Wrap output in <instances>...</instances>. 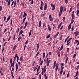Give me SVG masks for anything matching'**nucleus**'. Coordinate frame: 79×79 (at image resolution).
I'll return each instance as SVG.
<instances>
[{"label": "nucleus", "mask_w": 79, "mask_h": 79, "mask_svg": "<svg viewBox=\"0 0 79 79\" xmlns=\"http://www.w3.org/2000/svg\"><path fill=\"white\" fill-rule=\"evenodd\" d=\"M41 25H42V22L41 21H40L39 25V27H40Z\"/></svg>", "instance_id": "6e6552de"}, {"label": "nucleus", "mask_w": 79, "mask_h": 79, "mask_svg": "<svg viewBox=\"0 0 79 79\" xmlns=\"http://www.w3.org/2000/svg\"><path fill=\"white\" fill-rule=\"evenodd\" d=\"M15 64V62H13V68H14V67H15V65H14Z\"/></svg>", "instance_id": "37998d69"}, {"label": "nucleus", "mask_w": 79, "mask_h": 79, "mask_svg": "<svg viewBox=\"0 0 79 79\" xmlns=\"http://www.w3.org/2000/svg\"><path fill=\"white\" fill-rule=\"evenodd\" d=\"M16 71H18V64H17V63L16 64Z\"/></svg>", "instance_id": "ddd939ff"}, {"label": "nucleus", "mask_w": 79, "mask_h": 79, "mask_svg": "<svg viewBox=\"0 0 79 79\" xmlns=\"http://www.w3.org/2000/svg\"><path fill=\"white\" fill-rule=\"evenodd\" d=\"M68 60V57H67L65 61L66 63H67Z\"/></svg>", "instance_id": "72a5a7b5"}, {"label": "nucleus", "mask_w": 79, "mask_h": 79, "mask_svg": "<svg viewBox=\"0 0 79 79\" xmlns=\"http://www.w3.org/2000/svg\"><path fill=\"white\" fill-rule=\"evenodd\" d=\"M77 16L78 15V14H79V10H77Z\"/></svg>", "instance_id": "7c9ffc66"}, {"label": "nucleus", "mask_w": 79, "mask_h": 79, "mask_svg": "<svg viewBox=\"0 0 79 79\" xmlns=\"http://www.w3.org/2000/svg\"><path fill=\"white\" fill-rule=\"evenodd\" d=\"M71 28V24H70L69 25V26H68V30H69V29H70Z\"/></svg>", "instance_id": "9d476101"}, {"label": "nucleus", "mask_w": 79, "mask_h": 79, "mask_svg": "<svg viewBox=\"0 0 79 79\" xmlns=\"http://www.w3.org/2000/svg\"><path fill=\"white\" fill-rule=\"evenodd\" d=\"M72 11V8H71L70 9L69 13H71V12Z\"/></svg>", "instance_id": "09e8293b"}, {"label": "nucleus", "mask_w": 79, "mask_h": 79, "mask_svg": "<svg viewBox=\"0 0 79 79\" xmlns=\"http://www.w3.org/2000/svg\"><path fill=\"white\" fill-rule=\"evenodd\" d=\"M23 32V30H21L19 32V35H20L21 34H22Z\"/></svg>", "instance_id": "5701e85b"}, {"label": "nucleus", "mask_w": 79, "mask_h": 79, "mask_svg": "<svg viewBox=\"0 0 79 79\" xmlns=\"http://www.w3.org/2000/svg\"><path fill=\"white\" fill-rule=\"evenodd\" d=\"M39 44H38L37 46V49H39Z\"/></svg>", "instance_id": "2f4dec72"}, {"label": "nucleus", "mask_w": 79, "mask_h": 79, "mask_svg": "<svg viewBox=\"0 0 79 79\" xmlns=\"http://www.w3.org/2000/svg\"><path fill=\"white\" fill-rule=\"evenodd\" d=\"M73 29H74V26H73L72 27V28L71 31H73Z\"/></svg>", "instance_id": "6e6d98bb"}, {"label": "nucleus", "mask_w": 79, "mask_h": 79, "mask_svg": "<svg viewBox=\"0 0 79 79\" xmlns=\"http://www.w3.org/2000/svg\"><path fill=\"white\" fill-rule=\"evenodd\" d=\"M37 66H36L35 68V69L34 70V71H35L36 70V69H37Z\"/></svg>", "instance_id": "f704fd0d"}, {"label": "nucleus", "mask_w": 79, "mask_h": 79, "mask_svg": "<svg viewBox=\"0 0 79 79\" xmlns=\"http://www.w3.org/2000/svg\"><path fill=\"white\" fill-rule=\"evenodd\" d=\"M21 37L20 36L19 37V38H18V42L19 41V40H21Z\"/></svg>", "instance_id": "393cba45"}, {"label": "nucleus", "mask_w": 79, "mask_h": 79, "mask_svg": "<svg viewBox=\"0 0 79 79\" xmlns=\"http://www.w3.org/2000/svg\"><path fill=\"white\" fill-rule=\"evenodd\" d=\"M10 63L11 64V67H12V66H13V63L12 64V59H11V58L10 59Z\"/></svg>", "instance_id": "423d86ee"}, {"label": "nucleus", "mask_w": 79, "mask_h": 79, "mask_svg": "<svg viewBox=\"0 0 79 79\" xmlns=\"http://www.w3.org/2000/svg\"><path fill=\"white\" fill-rule=\"evenodd\" d=\"M14 6L15 8V7H16V3H14Z\"/></svg>", "instance_id": "864d4df0"}, {"label": "nucleus", "mask_w": 79, "mask_h": 79, "mask_svg": "<svg viewBox=\"0 0 79 79\" xmlns=\"http://www.w3.org/2000/svg\"><path fill=\"white\" fill-rule=\"evenodd\" d=\"M58 65H59V64L58 63H56V68L55 69V70L56 72L57 71V70H58Z\"/></svg>", "instance_id": "f257e3e1"}, {"label": "nucleus", "mask_w": 79, "mask_h": 79, "mask_svg": "<svg viewBox=\"0 0 79 79\" xmlns=\"http://www.w3.org/2000/svg\"><path fill=\"white\" fill-rule=\"evenodd\" d=\"M37 70H38V71H39V70H40V66H39L38 67V68H37Z\"/></svg>", "instance_id": "3c124183"}, {"label": "nucleus", "mask_w": 79, "mask_h": 79, "mask_svg": "<svg viewBox=\"0 0 79 79\" xmlns=\"http://www.w3.org/2000/svg\"><path fill=\"white\" fill-rule=\"evenodd\" d=\"M11 2V1L10 0H9L8 2V5H10V3Z\"/></svg>", "instance_id": "b1692460"}, {"label": "nucleus", "mask_w": 79, "mask_h": 79, "mask_svg": "<svg viewBox=\"0 0 79 79\" xmlns=\"http://www.w3.org/2000/svg\"><path fill=\"white\" fill-rule=\"evenodd\" d=\"M65 2L66 3V4L68 3V0H65Z\"/></svg>", "instance_id": "0e129e2a"}, {"label": "nucleus", "mask_w": 79, "mask_h": 79, "mask_svg": "<svg viewBox=\"0 0 79 79\" xmlns=\"http://www.w3.org/2000/svg\"><path fill=\"white\" fill-rule=\"evenodd\" d=\"M72 39H73V38H71L69 40H68L67 41V43H68V42H69V41H70V40H71Z\"/></svg>", "instance_id": "412c9836"}, {"label": "nucleus", "mask_w": 79, "mask_h": 79, "mask_svg": "<svg viewBox=\"0 0 79 79\" xmlns=\"http://www.w3.org/2000/svg\"><path fill=\"white\" fill-rule=\"evenodd\" d=\"M74 20H72L71 23V24H73V23H74Z\"/></svg>", "instance_id": "e433bc0d"}, {"label": "nucleus", "mask_w": 79, "mask_h": 79, "mask_svg": "<svg viewBox=\"0 0 79 79\" xmlns=\"http://www.w3.org/2000/svg\"><path fill=\"white\" fill-rule=\"evenodd\" d=\"M76 54H74L73 55V58H74L76 57Z\"/></svg>", "instance_id": "c9c22d12"}, {"label": "nucleus", "mask_w": 79, "mask_h": 79, "mask_svg": "<svg viewBox=\"0 0 79 79\" xmlns=\"http://www.w3.org/2000/svg\"><path fill=\"white\" fill-rule=\"evenodd\" d=\"M46 71V69H44V68H43L42 69V72H43V73H45Z\"/></svg>", "instance_id": "2eb2a0df"}, {"label": "nucleus", "mask_w": 79, "mask_h": 79, "mask_svg": "<svg viewBox=\"0 0 79 79\" xmlns=\"http://www.w3.org/2000/svg\"><path fill=\"white\" fill-rule=\"evenodd\" d=\"M2 6H0V11H2Z\"/></svg>", "instance_id": "49530a36"}, {"label": "nucleus", "mask_w": 79, "mask_h": 79, "mask_svg": "<svg viewBox=\"0 0 79 79\" xmlns=\"http://www.w3.org/2000/svg\"><path fill=\"white\" fill-rule=\"evenodd\" d=\"M16 58H17V54H16L14 57L13 62H15V60H16Z\"/></svg>", "instance_id": "0eeeda50"}, {"label": "nucleus", "mask_w": 79, "mask_h": 79, "mask_svg": "<svg viewBox=\"0 0 79 79\" xmlns=\"http://www.w3.org/2000/svg\"><path fill=\"white\" fill-rule=\"evenodd\" d=\"M48 30H49L50 31H51L52 30V28H50V26H49V25H48Z\"/></svg>", "instance_id": "dca6fc26"}, {"label": "nucleus", "mask_w": 79, "mask_h": 79, "mask_svg": "<svg viewBox=\"0 0 79 79\" xmlns=\"http://www.w3.org/2000/svg\"><path fill=\"white\" fill-rule=\"evenodd\" d=\"M17 47V46H16V45H15L14 46V48H13V51H14L15 50V49Z\"/></svg>", "instance_id": "1a4fd4ad"}, {"label": "nucleus", "mask_w": 79, "mask_h": 79, "mask_svg": "<svg viewBox=\"0 0 79 79\" xmlns=\"http://www.w3.org/2000/svg\"><path fill=\"white\" fill-rule=\"evenodd\" d=\"M29 2H31V5H32L34 3V1L33 0H30L29 1Z\"/></svg>", "instance_id": "4468645a"}, {"label": "nucleus", "mask_w": 79, "mask_h": 79, "mask_svg": "<svg viewBox=\"0 0 79 79\" xmlns=\"http://www.w3.org/2000/svg\"><path fill=\"white\" fill-rule=\"evenodd\" d=\"M62 37H63L62 36L60 37V40H61L62 39Z\"/></svg>", "instance_id": "338daca9"}, {"label": "nucleus", "mask_w": 79, "mask_h": 79, "mask_svg": "<svg viewBox=\"0 0 79 79\" xmlns=\"http://www.w3.org/2000/svg\"><path fill=\"white\" fill-rule=\"evenodd\" d=\"M77 8H79V2L77 4Z\"/></svg>", "instance_id": "79ce46f5"}, {"label": "nucleus", "mask_w": 79, "mask_h": 79, "mask_svg": "<svg viewBox=\"0 0 79 79\" xmlns=\"http://www.w3.org/2000/svg\"><path fill=\"white\" fill-rule=\"evenodd\" d=\"M39 52H38L37 53V54L36 55L35 57H37V56H38V55H39Z\"/></svg>", "instance_id": "58836bf2"}, {"label": "nucleus", "mask_w": 79, "mask_h": 79, "mask_svg": "<svg viewBox=\"0 0 79 79\" xmlns=\"http://www.w3.org/2000/svg\"><path fill=\"white\" fill-rule=\"evenodd\" d=\"M58 34H59V32H57L56 35L54 36V37H55V38H56V37L58 36Z\"/></svg>", "instance_id": "a211bd4d"}, {"label": "nucleus", "mask_w": 79, "mask_h": 79, "mask_svg": "<svg viewBox=\"0 0 79 79\" xmlns=\"http://www.w3.org/2000/svg\"><path fill=\"white\" fill-rule=\"evenodd\" d=\"M16 36V35H14V37H13V40H15V36Z\"/></svg>", "instance_id": "c03bdc74"}, {"label": "nucleus", "mask_w": 79, "mask_h": 79, "mask_svg": "<svg viewBox=\"0 0 79 79\" xmlns=\"http://www.w3.org/2000/svg\"><path fill=\"white\" fill-rule=\"evenodd\" d=\"M63 45H62L61 46V47L60 48V49L59 50L60 51H61V50H62L63 49Z\"/></svg>", "instance_id": "a878e982"}, {"label": "nucleus", "mask_w": 79, "mask_h": 79, "mask_svg": "<svg viewBox=\"0 0 79 79\" xmlns=\"http://www.w3.org/2000/svg\"><path fill=\"white\" fill-rule=\"evenodd\" d=\"M40 10H42V9H43V6H44V3L42 1L41 2V5H40Z\"/></svg>", "instance_id": "7ed1b4c3"}, {"label": "nucleus", "mask_w": 79, "mask_h": 79, "mask_svg": "<svg viewBox=\"0 0 79 79\" xmlns=\"http://www.w3.org/2000/svg\"><path fill=\"white\" fill-rule=\"evenodd\" d=\"M64 66V64H63V63H61V66Z\"/></svg>", "instance_id": "ea45409f"}, {"label": "nucleus", "mask_w": 79, "mask_h": 79, "mask_svg": "<svg viewBox=\"0 0 79 79\" xmlns=\"http://www.w3.org/2000/svg\"><path fill=\"white\" fill-rule=\"evenodd\" d=\"M72 18H74V15L73 14H72Z\"/></svg>", "instance_id": "052dcab7"}, {"label": "nucleus", "mask_w": 79, "mask_h": 79, "mask_svg": "<svg viewBox=\"0 0 79 79\" xmlns=\"http://www.w3.org/2000/svg\"><path fill=\"white\" fill-rule=\"evenodd\" d=\"M61 24H62V23H60L59 25L58 26V29H59L60 27H61Z\"/></svg>", "instance_id": "f8f14e48"}, {"label": "nucleus", "mask_w": 79, "mask_h": 79, "mask_svg": "<svg viewBox=\"0 0 79 79\" xmlns=\"http://www.w3.org/2000/svg\"><path fill=\"white\" fill-rule=\"evenodd\" d=\"M41 74H42L40 75V79H41Z\"/></svg>", "instance_id": "774afa93"}, {"label": "nucleus", "mask_w": 79, "mask_h": 79, "mask_svg": "<svg viewBox=\"0 0 79 79\" xmlns=\"http://www.w3.org/2000/svg\"><path fill=\"white\" fill-rule=\"evenodd\" d=\"M32 30H30V31L29 34V36H31V32H32Z\"/></svg>", "instance_id": "4be33fe9"}, {"label": "nucleus", "mask_w": 79, "mask_h": 79, "mask_svg": "<svg viewBox=\"0 0 79 79\" xmlns=\"http://www.w3.org/2000/svg\"><path fill=\"white\" fill-rule=\"evenodd\" d=\"M13 4H14V1H13L12 2L11 6H13Z\"/></svg>", "instance_id": "a19ab883"}, {"label": "nucleus", "mask_w": 79, "mask_h": 79, "mask_svg": "<svg viewBox=\"0 0 79 79\" xmlns=\"http://www.w3.org/2000/svg\"><path fill=\"white\" fill-rule=\"evenodd\" d=\"M6 17H4V21H5V20H6Z\"/></svg>", "instance_id": "69168bd1"}, {"label": "nucleus", "mask_w": 79, "mask_h": 79, "mask_svg": "<svg viewBox=\"0 0 79 79\" xmlns=\"http://www.w3.org/2000/svg\"><path fill=\"white\" fill-rule=\"evenodd\" d=\"M23 56H22L20 57V61H23Z\"/></svg>", "instance_id": "aec40b11"}, {"label": "nucleus", "mask_w": 79, "mask_h": 79, "mask_svg": "<svg viewBox=\"0 0 79 79\" xmlns=\"http://www.w3.org/2000/svg\"><path fill=\"white\" fill-rule=\"evenodd\" d=\"M60 12H63V6H60Z\"/></svg>", "instance_id": "39448f33"}, {"label": "nucleus", "mask_w": 79, "mask_h": 79, "mask_svg": "<svg viewBox=\"0 0 79 79\" xmlns=\"http://www.w3.org/2000/svg\"><path fill=\"white\" fill-rule=\"evenodd\" d=\"M46 8H47V5H46L44 7V10H46Z\"/></svg>", "instance_id": "f3484780"}, {"label": "nucleus", "mask_w": 79, "mask_h": 79, "mask_svg": "<svg viewBox=\"0 0 79 79\" xmlns=\"http://www.w3.org/2000/svg\"><path fill=\"white\" fill-rule=\"evenodd\" d=\"M69 36H68V37L67 38L65 39V40L64 41V42H66V41H67V40L69 38Z\"/></svg>", "instance_id": "6ab92c4d"}, {"label": "nucleus", "mask_w": 79, "mask_h": 79, "mask_svg": "<svg viewBox=\"0 0 79 79\" xmlns=\"http://www.w3.org/2000/svg\"><path fill=\"white\" fill-rule=\"evenodd\" d=\"M49 19H50V18H52V16L51 15H49Z\"/></svg>", "instance_id": "13d9d810"}, {"label": "nucleus", "mask_w": 79, "mask_h": 79, "mask_svg": "<svg viewBox=\"0 0 79 79\" xmlns=\"http://www.w3.org/2000/svg\"><path fill=\"white\" fill-rule=\"evenodd\" d=\"M50 35H48L47 36V38H48V39H49V38H50Z\"/></svg>", "instance_id": "8fccbe9b"}, {"label": "nucleus", "mask_w": 79, "mask_h": 79, "mask_svg": "<svg viewBox=\"0 0 79 79\" xmlns=\"http://www.w3.org/2000/svg\"><path fill=\"white\" fill-rule=\"evenodd\" d=\"M28 42L29 41L28 40H27L25 43V45H26V44H28Z\"/></svg>", "instance_id": "cd10ccee"}, {"label": "nucleus", "mask_w": 79, "mask_h": 79, "mask_svg": "<svg viewBox=\"0 0 79 79\" xmlns=\"http://www.w3.org/2000/svg\"><path fill=\"white\" fill-rule=\"evenodd\" d=\"M19 28L17 30V34H18V32H19Z\"/></svg>", "instance_id": "de8ad7c7"}, {"label": "nucleus", "mask_w": 79, "mask_h": 79, "mask_svg": "<svg viewBox=\"0 0 79 79\" xmlns=\"http://www.w3.org/2000/svg\"><path fill=\"white\" fill-rule=\"evenodd\" d=\"M25 26H27V22H26L25 23Z\"/></svg>", "instance_id": "5fc2aeb1"}, {"label": "nucleus", "mask_w": 79, "mask_h": 79, "mask_svg": "<svg viewBox=\"0 0 79 79\" xmlns=\"http://www.w3.org/2000/svg\"><path fill=\"white\" fill-rule=\"evenodd\" d=\"M61 68L62 69H64V67H63V66H60Z\"/></svg>", "instance_id": "603ef678"}, {"label": "nucleus", "mask_w": 79, "mask_h": 79, "mask_svg": "<svg viewBox=\"0 0 79 79\" xmlns=\"http://www.w3.org/2000/svg\"><path fill=\"white\" fill-rule=\"evenodd\" d=\"M58 56H60V52H58L57 53Z\"/></svg>", "instance_id": "e2e57ef3"}, {"label": "nucleus", "mask_w": 79, "mask_h": 79, "mask_svg": "<svg viewBox=\"0 0 79 79\" xmlns=\"http://www.w3.org/2000/svg\"><path fill=\"white\" fill-rule=\"evenodd\" d=\"M79 32L77 31L75 32L74 33V34H75V37H76V36H77V35H78V34H79Z\"/></svg>", "instance_id": "20e7f679"}, {"label": "nucleus", "mask_w": 79, "mask_h": 79, "mask_svg": "<svg viewBox=\"0 0 79 79\" xmlns=\"http://www.w3.org/2000/svg\"><path fill=\"white\" fill-rule=\"evenodd\" d=\"M26 16H27V14H26V13L25 12H24L23 17L24 18L25 17H26Z\"/></svg>", "instance_id": "9b49d317"}, {"label": "nucleus", "mask_w": 79, "mask_h": 79, "mask_svg": "<svg viewBox=\"0 0 79 79\" xmlns=\"http://www.w3.org/2000/svg\"><path fill=\"white\" fill-rule=\"evenodd\" d=\"M79 66L78 65L77 66V68H76V67L75 68V69L76 70H78V69H79Z\"/></svg>", "instance_id": "c756f323"}, {"label": "nucleus", "mask_w": 79, "mask_h": 79, "mask_svg": "<svg viewBox=\"0 0 79 79\" xmlns=\"http://www.w3.org/2000/svg\"><path fill=\"white\" fill-rule=\"evenodd\" d=\"M63 70L62 69H61L60 70V74H62V73H63Z\"/></svg>", "instance_id": "473e14b6"}, {"label": "nucleus", "mask_w": 79, "mask_h": 79, "mask_svg": "<svg viewBox=\"0 0 79 79\" xmlns=\"http://www.w3.org/2000/svg\"><path fill=\"white\" fill-rule=\"evenodd\" d=\"M49 64H50V63H48V62H47L46 65L47 66H49Z\"/></svg>", "instance_id": "a18cd8bd"}, {"label": "nucleus", "mask_w": 79, "mask_h": 79, "mask_svg": "<svg viewBox=\"0 0 79 79\" xmlns=\"http://www.w3.org/2000/svg\"><path fill=\"white\" fill-rule=\"evenodd\" d=\"M45 13H44V14H42L41 15V16H45Z\"/></svg>", "instance_id": "bf43d9fd"}, {"label": "nucleus", "mask_w": 79, "mask_h": 79, "mask_svg": "<svg viewBox=\"0 0 79 79\" xmlns=\"http://www.w3.org/2000/svg\"><path fill=\"white\" fill-rule=\"evenodd\" d=\"M51 5L52 8V10L53 11L55 9V5H53V3H51Z\"/></svg>", "instance_id": "f03ea898"}, {"label": "nucleus", "mask_w": 79, "mask_h": 79, "mask_svg": "<svg viewBox=\"0 0 79 79\" xmlns=\"http://www.w3.org/2000/svg\"><path fill=\"white\" fill-rule=\"evenodd\" d=\"M62 13V12L60 11L59 14V16L60 17V16H61V15Z\"/></svg>", "instance_id": "c85d7f7f"}, {"label": "nucleus", "mask_w": 79, "mask_h": 79, "mask_svg": "<svg viewBox=\"0 0 79 79\" xmlns=\"http://www.w3.org/2000/svg\"><path fill=\"white\" fill-rule=\"evenodd\" d=\"M43 58H45V53L44 52L43 54Z\"/></svg>", "instance_id": "bb28decb"}, {"label": "nucleus", "mask_w": 79, "mask_h": 79, "mask_svg": "<svg viewBox=\"0 0 79 79\" xmlns=\"http://www.w3.org/2000/svg\"><path fill=\"white\" fill-rule=\"evenodd\" d=\"M76 43H77V42H78L79 40H75Z\"/></svg>", "instance_id": "680f3d73"}, {"label": "nucleus", "mask_w": 79, "mask_h": 79, "mask_svg": "<svg viewBox=\"0 0 79 79\" xmlns=\"http://www.w3.org/2000/svg\"><path fill=\"white\" fill-rule=\"evenodd\" d=\"M10 18H11V16H9L7 19V20H10Z\"/></svg>", "instance_id": "4c0bfd02"}, {"label": "nucleus", "mask_w": 79, "mask_h": 79, "mask_svg": "<svg viewBox=\"0 0 79 79\" xmlns=\"http://www.w3.org/2000/svg\"><path fill=\"white\" fill-rule=\"evenodd\" d=\"M42 63H43V60H42V61H41L40 63V65H42Z\"/></svg>", "instance_id": "4d7b16f0"}]
</instances>
